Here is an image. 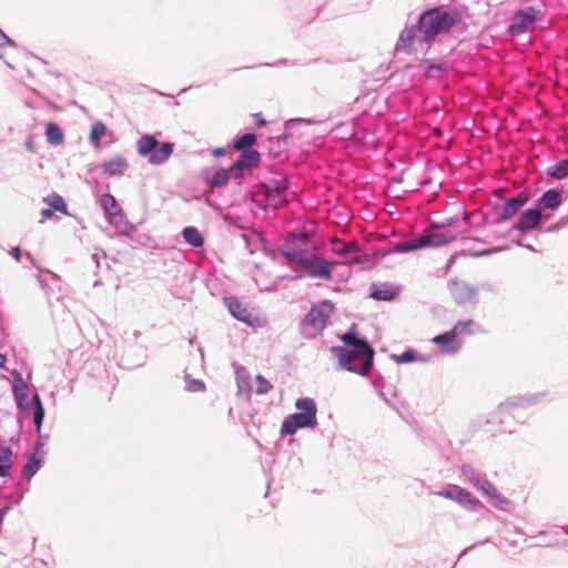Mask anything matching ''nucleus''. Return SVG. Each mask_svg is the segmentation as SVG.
<instances>
[{
  "label": "nucleus",
  "mask_w": 568,
  "mask_h": 568,
  "mask_svg": "<svg viewBox=\"0 0 568 568\" xmlns=\"http://www.w3.org/2000/svg\"><path fill=\"white\" fill-rule=\"evenodd\" d=\"M460 22V14L455 9L433 8L418 17L417 23L405 28L395 45L396 51L412 52L428 49L436 37L449 31Z\"/></svg>",
  "instance_id": "nucleus-1"
},
{
  "label": "nucleus",
  "mask_w": 568,
  "mask_h": 568,
  "mask_svg": "<svg viewBox=\"0 0 568 568\" xmlns=\"http://www.w3.org/2000/svg\"><path fill=\"white\" fill-rule=\"evenodd\" d=\"M310 236L305 232L291 233L286 236L282 255L293 264L303 268V274L296 277L329 280L335 262H328L307 248Z\"/></svg>",
  "instance_id": "nucleus-2"
},
{
  "label": "nucleus",
  "mask_w": 568,
  "mask_h": 568,
  "mask_svg": "<svg viewBox=\"0 0 568 568\" xmlns=\"http://www.w3.org/2000/svg\"><path fill=\"white\" fill-rule=\"evenodd\" d=\"M341 339L347 347L334 346L331 349L338 359L339 367L363 376L367 375L373 366V347L365 338L357 336L355 325H352Z\"/></svg>",
  "instance_id": "nucleus-3"
},
{
  "label": "nucleus",
  "mask_w": 568,
  "mask_h": 568,
  "mask_svg": "<svg viewBox=\"0 0 568 568\" xmlns=\"http://www.w3.org/2000/svg\"><path fill=\"white\" fill-rule=\"evenodd\" d=\"M174 144L172 142H162L151 134H143L136 141V152L145 158L152 165L165 163L172 155Z\"/></svg>",
  "instance_id": "nucleus-4"
},
{
  "label": "nucleus",
  "mask_w": 568,
  "mask_h": 568,
  "mask_svg": "<svg viewBox=\"0 0 568 568\" xmlns=\"http://www.w3.org/2000/svg\"><path fill=\"white\" fill-rule=\"evenodd\" d=\"M334 306L329 301H323L308 311L301 324V332L306 338H314L325 328Z\"/></svg>",
  "instance_id": "nucleus-5"
},
{
  "label": "nucleus",
  "mask_w": 568,
  "mask_h": 568,
  "mask_svg": "<svg viewBox=\"0 0 568 568\" xmlns=\"http://www.w3.org/2000/svg\"><path fill=\"white\" fill-rule=\"evenodd\" d=\"M288 181L285 178L272 179L261 185V190L265 195V203L261 205L263 209H278L287 203Z\"/></svg>",
  "instance_id": "nucleus-6"
},
{
  "label": "nucleus",
  "mask_w": 568,
  "mask_h": 568,
  "mask_svg": "<svg viewBox=\"0 0 568 568\" xmlns=\"http://www.w3.org/2000/svg\"><path fill=\"white\" fill-rule=\"evenodd\" d=\"M434 495L456 501L460 507L469 511H476L483 507L478 498L455 484H447L443 489L435 491Z\"/></svg>",
  "instance_id": "nucleus-7"
},
{
  "label": "nucleus",
  "mask_w": 568,
  "mask_h": 568,
  "mask_svg": "<svg viewBox=\"0 0 568 568\" xmlns=\"http://www.w3.org/2000/svg\"><path fill=\"white\" fill-rule=\"evenodd\" d=\"M448 242L449 239H447L445 234L427 231L414 240L397 243L394 247V252L408 253L424 247L443 246Z\"/></svg>",
  "instance_id": "nucleus-8"
},
{
  "label": "nucleus",
  "mask_w": 568,
  "mask_h": 568,
  "mask_svg": "<svg viewBox=\"0 0 568 568\" xmlns=\"http://www.w3.org/2000/svg\"><path fill=\"white\" fill-rule=\"evenodd\" d=\"M224 302L231 315L237 321L252 327L262 326L263 321L255 310L250 308L246 304L242 303L234 296L225 297Z\"/></svg>",
  "instance_id": "nucleus-9"
},
{
  "label": "nucleus",
  "mask_w": 568,
  "mask_h": 568,
  "mask_svg": "<svg viewBox=\"0 0 568 568\" xmlns=\"http://www.w3.org/2000/svg\"><path fill=\"white\" fill-rule=\"evenodd\" d=\"M538 13L539 11L532 7H525L524 9L518 10L514 14L509 26L510 34L518 36L531 31L535 27Z\"/></svg>",
  "instance_id": "nucleus-10"
},
{
  "label": "nucleus",
  "mask_w": 568,
  "mask_h": 568,
  "mask_svg": "<svg viewBox=\"0 0 568 568\" xmlns=\"http://www.w3.org/2000/svg\"><path fill=\"white\" fill-rule=\"evenodd\" d=\"M317 419H313L304 414L294 413L286 416L281 426V436H292L301 428H315Z\"/></svg>",
  "instance_id": "nucleus-11"
},
{
  "label": "nucleus",
  "mask_w": 568,
  "mask_h": 568,
  "mask_svg": "<svg viewBox=\"0 0 568 568\" xmlns=\"http://www.w3.org/2000/svg\"><path fill=\"white\" fill-rule=\"evenodd\" d=\"M11 376L13 378L12 382V393L17 404V407L22 413H29L30 403L28 400L29 396V386L22 378V375L17 369L11 372Z\"/></svg>",
  "instance_id": "nucleus-12"
},
{
  "label": "nucleus",
  "mask_w": 568,
  "mask_h": 568,
  "mask_svg": "<svg viewBox=\"0 0 568 568\" xmlns=\"http://www.w3.org/2000/svg\"><path fill=\"white\" fill-rule=\"evenodd\" d=\"M433 342L439 346V351L446 355H455L462 348V341L452 328L448 332L439 334L433 338Z\"/></svg>",
  "instance_id": "nucleus-13"
},
{
  "label": "nucleus",
  "mask_w": 568,
  "mask_h": 568,
  "mask_svg": "<svg viewBox=\"0 0 568 568\" xmlns=\"http://www.w3.org/2000/svg\"><path fill=\"white\" fill-rule=\"evenodd\" d=\"M528 200L529 196L525 192H520L516 196L506 200L498 211V221L501 222L511 219L520 211Z\"/></svg>",
  "instance_id": "nucleus-14"
},
{
  "label": "nucleus",
  "mask_w": 568,
  "mask_h": 568,
  "mask_svg": "<svg viewBox=\"0 0 568 568\" xmlns=\"http://www.w3.org/2000/svg\"><path fill=\"white\" fill-rule=\"evenodd\" d=\"M549 216L546 215L545 219ZM544 219V215L539 209H529L524 211L517 223L514 225V229L520 232H528L537 227Z\"/></svg>",
  "instance_id": "nucleus-15"
},
{
  "label": "nucleus",
  "mask_w": 568,
  "mask_h": 568,
  "mask_svg": "<svg viewBox=\"0 0 568 568\" xmlns=\"http://www.w3.org/2000/svg\"><path fill=\"white\" fill-rule=\"evenodd\" d=\"M450 292L457 304L464 305L477 302V290L465 282L452 283Z\"/></svg>",
  "instance_id": "nucleus-16"
},
{
  "label": "nucleus",
  "mask_w": 568,
  "mask_h": 568,
  "mask_svg": "<svg viewBox=\"0 0 568 568\" xmlns=\"http://www.w3.org/2000/svg\"><path fill=\"white\" fill-rule=\"evenodd\" d=\"M537 395L511 396L498 406L495 414L501 417L503 415H505L506 413H510L515 408L530 406L537 402Z\"/></svg>",
  "instance_id": "nucleus-17"
},
{
  "label": "nucleus",
  "mask_w": 568,
  "mask_h": 568,
  "mask_svg": "<svg viewBox=\"0 0 568 568\" xmlns=\"http://www.w3.org/2000/svg\"><path fill=\"white\" fill-rule=\"evenodd\" d=\"M460 474L464 481L468 483L479 491H481L490 483L485 474L468 464L462 466Z\"/></svg>",
  "instance_id": "nucleus-18"
},
{
  "label": "nucleus",
  "mask_w": 568,
  "mask_h": 568,
  "mask_svg": "<svg viewBox=\"0 0 568 568\" xmlns=\"http://www.w3.org/2000/svg\"><path fill=\"white\" fill-rule=\"evenodd\" d=\"M399 295V287L389 283L371 285L369 296L376 301H392Z\"/></svg>",
  "instance_id": "nucleus-19"
},
{
  "label": "nucleus",
  "mask_w": 568,
  "mask_h": 568,
  "mask_svg": "<svg viewBox=\"0 0 568 568\" xmlns=\"http://www.w3.org/2000/svg\"><path fill=\"white\" fill-rule=\"evenodd\" d=\"M562 193L556 189H549L539 197V210H557L562 204Z\"/></svg>",
  "instance_id": "nucleus-20"
},
{
  "label": "nucleus",
  "mask_w": 568,
  "mask_h": 568,
  "mask_svg": "<svg viewBox=\"0 0 568 568\" xmlns=\"http://www.w3.org/2000/svg\"><path fill=\"white\" fill-rule=\"evenodd\" d=\"M481 493L487 496L494 507L500 510H506L509 506V500L501 495L491 483H489Z\"/></svg>",
  "instance_id": "nucleus-21"
},
{
  "label": "nucleus",
  "mask_w": 568,
  "mask_h": 568,
  "mask_svg": "<svg viewBox=\"0 0 568 568\" xmlns=\"http://www.w3.org/2000/svg\"><path fill=\"white\" fill-rule=\"evenodd\" d=\"M103 171L109 175H122L129 168V163L123 156H115L103 163Z\"/></svg>",
  "instance_id": "nucleus-22"
},
{
  "label": "nucleus",
  "mask_w": 568,
  "mask_h": 568,
  "mask_svg": "<svg viewBox=\"0 0 568 568\" xmlns=\"http://www.w3.org/2000/svg\"><path fill=\"white\" fill-rule=\"evenodd\" d=\"M182 237L192 247L200 248L204 245V237L195 226H186L182 230Z\"/></svg>",
  "instance_id": "nucleus-23"
},
{
  "label": "nucleus",
  "mask_w": 568,
  "mask_h": 568,
  "mask_svg": "<svg viewBox=\"0 0 568 568\" xmlns=\"http://www.w3.org/2000/svg\"><path fill=\"white\" fill-rule=\"evenodd\" d=\"M295 408L297 409L296 413L304 414L313 419H317V406L313 398L311 397H302L296 399L294 404Z\"/></svg>",
  "instance_id": "nucleus-24"
},
{
  "label": "nucleus",
  "mask_w": 568,
  "mask_h": 568,
  "mask_svg": "<svg viewBox=\"0 0 568 568\" xmlns=\"http://www.w3.org/2000/svg\"><path fill=\"white\" fill-rule=\"evenodd\" d=\"M101 205L104 210V212L112 219V217H123L122 210L120 205L118 204L115 197L111 194H103L101 197Z\"/></svg>",
  "instance_id": "nucleus-25"
},
{
  "label": "nucleus",
  "mask_w": 568,
  "mask_h": 568,
  "mask_svg": "<svg viewBox=\"0 0 568 568\" xmlns=\"http://www.w3.org/2000/svg\"><path fill=\"white\" fill-rule=\"evenodd\" d=\"M260 162V153L255 150H246L241 152L237 161L236 168L239 169H251L258 164Z\"/></svg>",
  "instance_id": "nucleus-26"
},
{
  "label": "nucleus",
  "mask_w": 568,
  "mask_h": 568,
  "mask_svg": "<svg viewBox=\"0 0 568 568\" xmlns=\"http://www.w3.org/2000/svg\"><path fill=\"white\" fill-rule=\"evenodd\" d=\"M45 139L49 144L58 146L63 143L64 135L57 123L49 122L45 128Z\"/></svg>",
  "instance_id": "nucleus-27"
},
{
  "label": "nucleus",
  "mask_w": 568,
  "mask_h": 568,
  "mask_svg": "<svg viewBox=\"0 0 568 568\" xmlns=\"http://www.w3.org/2000/svg\"><path fill=\"white\" fill-rule=\"evenodd\" d=\"M43 462L42 456L38 457L36 454L30 455L23 466V476L30 480L41 468Z\"/></svg>",
  "instance_id": "nucleus-28"
},
{
  "label": "nucleus",
  "mask_w": 568,
  "mask_h": 568,
  "mask_svg": "<svg viewBox=\"0 0 568 568\" xmlns=\"http://www.w3.org/2000/svg\"><path fill=\"white\" fill-rule=\"evenodd\" d=\"M43 202L53 211L68 215V206L63 197L57 193H52L43 199Z\"/></svg>",
  "instance_id": "nucleus-29"
},
{
  "label": "nucleus",
  "mask_w": 568,
  "mask_h": 568,
  "mask_svg": "<svg viewBox=\"0 0 568 568\" xmlns=\"http://www.w3.org/2000/svg\"><path fill=\"white\" fill-rule=\"evenodd\" d=\"M33 423L36 426L37 433H40L41 426L44 419V408L42 405V402L40 399V396L38 394H34L33 398Z\"/></svg>",
  "instance_id": "nucleus-30"
},
{
  "label": "nucleus",
  "mask_w": 568,
  "mask_h": 568,
  "mask_svg": "<svg viewBox=\"0 0 568 568\" xmlns=\"http://www.w3.org/2000/svg\"><path fill=\"white\" fill-rule=\"evenodd\" d=\"M12 450L8 446L0 447V477H7L11 469Z\"/></svg>",
  "instance_id": "nucleus-31"
},
{
  "label": "nucleus",
  "mask_w": 568,
  "mask_h": 568,
  "mask_svg": "<svg viewBox=\"0 0 568 568\" xmlns=\"http://www.w3.org/2000/svg\"><path fill=\"white\" fill-rule=\"evenodd\" d=\"M547 174L558 180L568 178V159L560 160L556 164L549 166Z\"/></svg>",
  "instance_id": "nucleus-32"
},
{
  "label": "nucleus",
  "mask_w": 568,
  "mask_h": 568,
  "mask_svg": "<svg viewBox=\"0 0 568 568\" xmlns=\"http://www.w3.org/2000/svg\"><path fill=\"white\" fill-rule=\"evenodd\" d=\"M478 328L479 325L476 324L473 320L459 321L453 326L454 332L458 336L475 334Z\"/></svg>",
  "instance_id": "nucleus-33"
},
{
  "label": "nucleus",
  "mask_w": 568,
  "mask_h": 568,
  "mask_svg": "<svg viewBox=\"0 0 568 568\" xmlns=\"http://www.w3.org/2000/svg\"><path fill=\"white\" fill-rule=\"evenodd\" d=\"M255 142L256 135L254 133H244L237 136L234 142V148L240 152L253 150L252 146L255 144Z\"/></svg>",
  "instance_id": "nucleus-34"
},
{
  "label": "nucleus",
  "mask_w": 568,
  "mask_h": 568,
  "mask_svg": "<svg viewBox=\"0 0 568 568\" xmlns=\"http://www.w3.org/2000/svg\"><path fill=\"white\" fill-rule=\"evenodd\" d=\"M392 358L397 363V364H407V363H413V362H427V358L425 356H417L416 353L413 351V349H407L405 351L404 353L402 354H398V355H392Z\"/></svg>",
  "instance_id": "nucleus-35"
},
{
  "label": "nucleus",
  "mask_w": 568,
  "mask_h": 568,
  "mask_svg": "<svg viewBox=\"0 0 568 568\" xmlns=\"http://www.w3.org/2000/svg\"><path fill=\"white\" fill-rule=\"evenodd\" d=\"M566 534L568 535V528H565V527H556L554 528L552 530L550 531H547V532H541L540 535L541 536H551V538L549 540H546V545L547 546H552V545H567V541L566 540H561L560 537Z\"/></svg>",
  "instance_id": "nucleus-36"
},
{
  "label": "nucleus",
  "mask_w": 568,
  "mask_h": 568,
  "mask_svg": "<svg viewBox=\"0 0 568 568\" xmlns=\"http://www.w3.org/2000/svg\"><path fill=\"white\" fill-rule=\"evenodd\" d=\"M230 176L231 173L229 170L221 169L215 171L213 175L209 178V183L213 187H221L229 182Z\"/></svg>",
  "instance_id": "nucleus-37"
},
{
  "label": "nucleus",
  "mask_w": 568,
  "mask_h": 568,
  "mask_svg": "<svg viewBox=\"0 0 568 568\" xmlns=\"http://www.w3.org/2000/svg\"><path fill=\"white\" fill-rule=\"evenodd\" d=\"M185 389L190 393H200L205 390V384L202 379L185 376Z\"/></svg>",
  "instance_id": "nucleus-38"
},
{
  "label": "nucleus",
  "mask_w": 568,
  "mask_h": 568,
  "mask_svg": "<svg viewBox=\"0 0 568 568\" xmlns=\"http://www.w3.org/2000/svg\"><path fill=\"white\" fill-rule=\"evenodd\" d=\"M106 133V126L102 122H95L91 126L90 140L92 143L99 142Z\"/></svg>",
  "instance_id": "nucleus-39"
},
{
  "label": "nucleus",
  "mask_w": 568,
  "mask_h": 568,
  "mask_svg": "<svg viewBox=\"0 0 568 568\" xmlns=\"http://www.w3.org/2000/svg\"><path fill=\"white\" fill-rule=\"evenodd\" d=\"M256 394L264 395L272 390L273 385L261 374L255 377Z\"/></svg>",
  "instance_id": "nucleus-40"
},
{
  "label": "nucleus",
  "mask_w": 568,
  "mask_h": 568,
  "mask_svg": "<svg viewBox=\"0 0 568 568\" xmlns=\"http://www.w3.org/2000/svg\"><path fill=\"white\" fill-rule=\"evenodd\" d=\"M333 251L338 255H345L351 252V246L344 242L336 241L333 243Z\"/></svg>",
  "instance_id": "nucleus-41"
},
{
  "label": "nucleus",
  "mask_w": 568,
  "mask_h": 568,
  "mask_svg": "<svg viewBox=\"0 0 568 568\" xmlns=\"http://www.w3.org/2000/svg\"><path fill=\"white\" fill-rule=\"evenodd\" d=\"M568 224V214L561 216L555 224L547 227V232H556Z\"/></svg>",
  "instance_id": "nucleus-42"
},
{
  "label": "nucleus",
  "mask_w": 568,
  "mask_h": 568,
  "mask_svg": "<svg viewBox=\"0 0 568 568\" xmlns=\"http://www.w3.org/2000/svg\"><path fill=\"white\" fill-rule=\"evenodd\" d=\"M455 222H456V219L449 217V219H446L442 223H432L430 231L432 230L444 229V227H447V226H452Z\"/></svg>",
  "instance_id": "nucleus-43"
},
{
  "label": "nucleus",
  "mask_w": 568,
  "mask_h": 568,
  "mask_svg": "<svg viewBox=\"0 0 568 568\" xmlns=\"http://www.w3.org/2000/svg\"><path fill=\"white\" fill-rule=\"evenodd\" d=\"M106 257V254L104 251L100 250L99 252H95L91 255V260L92 262L94 263L95 265V268H99L100 267V262L102 258H105Z\"/></svg>",
  "instance_id": "nucleus-44"
},
{
  "label": "nucleus",
  "mask_w": 568,
  "mask_h": 568,
  "mask_svg": "<svg viewBox=\"0 0 568 568\" xmlns=\"http://www.w3.org/2000/svg\"><path fill=\"white\" fill-rule=\"evenodd\" d=\"M54 211L51 207H44L40 211L41 220L40 223L51 219L53 216Z\"/></svg>",
  "instance_id": "nucleus-45"
},
{
  "label": "nucleus",
  "mask_w": 568,
  "mask_h": 568,
  "mask_svg": "<svg viewBox=\"0 0 568 568\" xmlns=\"http://www.w3.org/2000/svg\"><path fill=\"white\" fill-rule=\"evenodd\" d=\"M21 250L19 246L17 247H13L11 251H10V255L17 261L19 262L20 258H21Z\"/></svg>",
  "instance_id": "nucleus-46"
},
{
  "label": "nucleus",
  "mask_w": 568,
  "mask_h": 568,
  "mask_svg": "<svg viewBox=\"0 0 568 568\" xmlns=\"http://www.w3.org/2000/svg\"><path fill=\"white\" fill-rule=\"evenodd\" d=\"M43 445H44V443H43V442L38 440V442L36 443V445H34V453H33V454L38 455V454L41 452V449H42Z\"/></svg>",
  "instance_id": "nucleus-47"
},
{
  "label": "nucleus",
  "mask_w": 568,
  "mask_h": 568,
  "mask_svg": "<svg viewBox=\"0 0 568 568\" xmlns=\"http://www.w3.org/2000/svg\"><path fill=\"white\" fill-rule=\"evenodd\" d=\"M0 33H1V37L3 38L6 44L14 45L13 41L8 36H6L2 31H0Z\"/></svg>",
  "instance_id": "nucleus-48"
},
{
  "label": "nucleus",
  "mask_w": 568,
  "mask_h": 568,
  "mask_svg": "<svg viewBox=\"0 0 568 568\" xmlns=\"http://www.w3.org/2000/svg\"><path fill=\"white\" fill-rule=\"evenodd\" d=\"M381 384H382V377H378L376 379L373 381V386L376 388V389H379L381 388Z\"/></svg>",
  "instance_id": "nucleus-49"
},
{
  "label": "nucleus",
  "mask_w": 568,
  "mask_h": 568,
  "mask_svg": "<svg viewBox=\"0 0 568 568\" xmlns=\"http://www.w3.org/2000/svg\"><path fill=\"white\" fill-rule=\"evenodd\" d=\"M213 154H214L215 156H221L222 154H224V149H222V148H220V149H215V150L213 151Z\"/></svg>",
  "instance_id": "nucleus-50"
},
{
  "label": "nucleus",
  "mask_w": 568,
  "mask_h": 568,
  "mask_svg": "<svg viewBox=\"0 0 568 568\" xmlns=\"http://www.w3.org/2000/svg\"><path fill=\"white\" fill-rule=\"evenodd\" d=\"M7 358L3 354L0 353V367H4Z\"/></svg>",
  "instance_id": "nucleus-51"
},
{
  "label": "nucleus",
  "mask_w": 568,
  "mask_h": 568,
  "mask_svg": "<svg viewBox=\"0 0 568 568\" xmlns=\"http://www.w3.org/2000/svg\"><path fill=\"white\" fill-rule=\"evenodd\" d=\"M432 69L442 70V69H443V67H442V64H439V65H434V67H432Z\"/></svg>",
  "instance_id": "nucleus-52"
},
{
  "label": "nucleus",
  "mask_w": 568,
  "mask_h": 568,
  "mask_svg": "<svg viewBox=\"0 0 568 568\" xmlns=\"http://www.w3.org/2000/svg\"><path fill=\"white\" fill-rule=\"evenodd\" d=\"M264 124H265V121H264V120H262V119H260V121H258V126H262V125H264Z\"/></svg>",
  "instance_id": "nucleus-53"
},
{
  "label": "nucleus",
  "mask_w": 568,
  "mask_h": 568,
  "mask_svg": "<svg viewBox=\"0 0 568 568\" xmlns=\"http://www.w3.org/2000/svg\"><path fill=\"white\" fill-rule=\"evenodd\" d=\"M379 394H381V396H382L386 402H388V400H387V398L385 397V394H384L381 389H379Z\"/></svg>",
  "instance_id": "nucleus-54"
},
{
  "label": "nucleus",
  "mask_w": 568,
  "mask_h": 568,
  "mask_svg": "<svg viewBox=\"0 0 568 568\" xmlns=\"http://www.w3.org/2000/svg\"><path fill=\"white\" fill-rule=\"evenodd\" d=\"M527 248L534 251V247L531 245H525Z\"/></svg>",
  "instance_id": "nucleus-55"
},
{
  "label": "nucleus",
  "mask_w": 568,
  "mask_h": 568,
  "mask_svg": "<svg viewBox=\"0 0 568 568\" xmlns=\"http://www.w3.org/2000/svg\"><path fill=\"white\" fill-rule=\"evenodd\" d=\"M487 254H489V251H485V252L480 253V255H487Z\"/></svg>",
  "instance_id": "nucleus-56"
}]
</instances>
